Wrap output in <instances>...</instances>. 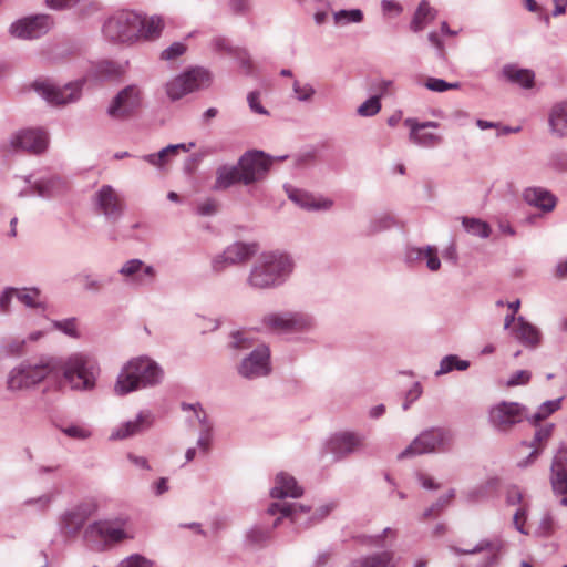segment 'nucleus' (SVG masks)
<instances>
[{"label": "nucleus", "mask_w": 567, "mask_h": 567, "mask_svg": "<svg viewBox=\"0 0 567 567\" xmlns=\"http://www.w3.org/2000/svg\"><path fill=\"white\" fill-rule=\"evenodd\" d=\"M63 185L64 184L61 178L56 176L42 178L34 182V184L31 186L32 194H35L40 197H52L63 189Z\"/></svg>", "instance_id": "c9c22d12"}, {"label": "nucleus", "mask_w": 567, "mask_h": 567, "mask_svg": "<svg viewBox=\"0 0 567 567\" xmlns=\"http://www.w3.org/2000/svg\"><path fill=\"white\" fill-rule=\"evenodd\" d=\"M530 378L532 373L528 370H518L509 377L506 381V385L508 388L525 385L530 381Z\"/></svg>", "instance_id": "bf43d9fd"}, {"label": "nucleus", "mask_w": 567, "mask_h": 567, "mask_svg": "<svg viewBox=\"0 0 567 567\" xmlns=\"http://www.w3.org/2000/svg\"><path fill=\"white\" fill-rule=\"evenodd\" d=\"M404 125L410 128L409 140L415 145L422 147H433L442 142L440 135L422 132L424 128L419 126V121L414 117L405 118Z\"/></svg>", "instance_id": "bb28decb"}, {"label": "nucleus", "mask_w": 567, "mask_h": 567, "mask_svg": "<svg viewBox=\"0 0 567 567\" xmlns=\"http://www.w3.org/2000/svg\"><path fill=\"white\" fill-rule=\"evenodd\" d=\"M153 416L151 412L138 413L136 420L127 421L116 427L110 435V440H124L131 437L137 433H141L145 429L152 425Z\"/></svg>", "instance_id": "4be33fe9"}, {"label": "nucleus", "mask_w": 567, "mask_h": 567, "mask_svg": "<svg viewBox=\"0 0 567 567\" xmlns=\"http://www.w3.org/2000/svg\"><path fill=\"white\" fill-rule=\"evenodd\" d=\"M539 532L543 536L549 537L556 530V522L551 514L547 513L539 522Z\"/></svg>", "instance_id": "e2e57ef3"}, {"label": "nucleus", "mask_w": 567, "mask_h": 567, "mask_svg": "<svg viewBox=\"0 0 567 567\" xmlns=\"http://www.w3.org/2000/svg\"><path fill=\"white\" fill-rule=\"evenodd\" d=\"M261 323L275 332H300L310 330L315 321L303 312H271L264 316Z\"/></svg>", "instance_id": "9b49d317"}, {"label": "nucleus", "mask_w": 567, "mask_h": 567, "mask_svg": "<svg viewBox=\"0 0 567 567\" xmlns=\"http://www.w3.org/2000/svg\"><path fill=\"white\" fill-rule=\"evenodd\" d=\"M153 561L142 555L134 554L123 559L118 567H152Z\"/></svg>", "instance_id": "13d9d810"}, {"label": "nucleus", "mask_w": 567, "mask_h": 567, "mask_svg": "<svg viewBox=\"0 0 567 567\" xmlns=\"http://www.w3.org/2000/svg\"><path fill=\"white\" fill-rule=\"evenodd\" d=\"M141 14L133 10H117L105 19L102 34L111 43L133 44L138 42Z\"/></svg>", "instance_id": "20e7f679"}, {"label": "nucleus", "mask_w": 567, "mask_h": 567, "mask_svg": "<svg viewBox=\"0 0 567 567\" xmlns=\"http://www.w3.org/2000/svg\"><path fill=\"white\" fill-rule=\"evenodd\" d=\"M458 86V83H449L436 78H429L425 82V87L434 92H445L447 90L457 89Z\"/></svg>", "instance_id": "5fc2aeb1"}, {"label": "nucleus", "mask_w": 567, "mask_h": 567, "mask_svg": "<svg viewBox=\"0 0 567 567\" xmlns=\"http://www.w3.org/2000/svg\"><path fill=\"white\" fill-rule=\"evenodd\" d=\"M41 291L35 287L17 288V300L28 308L45 309L44 302L40 300Z\"/></svg>", "instance_id": "4c0bfd02"}, {"label": "nucleus", "mask_w": 567, "mask_h": 567, "mask_svg": "<svg viewBox=\"0 0 567 567\" xmlns=\"http://www.w3.org/2000/svg\"><path fill=\"white\" fill-rule=\"evenodd\" d=\"M235 184H241V171L237 165H221L216 169L214 190H225Z\"/></svg>", "instance_id": "cd10ccee"}, {"label": "nucleus", "mask_w": 567, "mask_h": 567, "mask_svg": "<svg viewBox=\"0 0 567 567\" xmlns=\"http://www.w3.org/2000/svg\"><path fill=\"white\" fill-rule=\"evenodd\" d=\"M13 299H17V288L14 287H7L1 293H0V312L1 313H9L10 312V306L11 301Z\"/></svg>", "instance_id": "6e6d98bb"}, {"label": "nucleus", "mask_w": 567, "mask_h": 567, "mask_svg": "<svg viewBox=\"0 0 567 567\" xmlns=\"http://www.w3.org/2000/svg\"><path fill=\"white\" fill-rule=\"evenodd\" d=\"M54 499L53 493H44L37 497H30L23 501L24 507H30L35 512L43 513L49 509Z\"/></svg>", "instance_id": "49530a36"}, {"label": "nucleus", "mask_w": 567, "mask_h": 567, "mask_svg": "<svg viewBox=\"0 0 567 567\" xmlns=\"http://www.w3.org/2000/svg\"><path fill=\"white\" fill-rule=\"evenodd\" d=\"M194 146L195 143L193 142H190L188 145L184 143L172 144L162 148L158 153L145 155L143 159L155 167H163L169 161V158L176 155L179 151L187 152Z\"/></svg>", "instance_id": "7c9ffc66"}, {"label": "nucleus", "mask_w": 567, "mask_h": 567, "mask_svg": "<svg viewBox=\"0 0 567 567\" xmlns=\"http://www.w3.org/2000/svg\"><path fill=\"white\" fill-rule=\"evenodd\" d=\"M103 528L106 547L127 538V534L124 532L122 523L118 520H103Z\"/></svg>", "instance_id": "a19ab883"}, {"label": "nucleus", "mask_w": 567, "mask_h": 567, "mask_svg": "<svg viewBox=\"0 0 567 567\" xmlns=\"http://www.w3.org/2000/svg\"><path fill=\"white\" fill-rule=\"evenodd\" d=\"M228 6L235 14L245 16L250 12L251 0H229Z\"/></svg>", "instance_id": "69168bd1"}, {"label": "nucleus", "mask_w": 567, "mask_h": 567, "mask_svg": "<svg viewBox=\"0 0 567 567\" xmlns=\"http://www.w3.org/2000/svg\"><path fill=\"white\" fill-rule=\"evenodd\" d=\"M96 511L97 504L92 499L82 501L65 509L58 520L61 535L66 539L78 537Z\"/></svg>", "instance_id": "1a4fd4ad"}, {"label": "nucleus", "mask_w": 567, "mask_h": 567, "mask_svg": "<svg viewBox=\"0 0 567 567\" xmlns=\"http://www.w3.org/2000/svg\"><path fill=\"white\" fill-rule=\"evenodd\" d=\"M252 346V339L249 338L246 331H236L231 333V341L229 347L236 350L248 349Z\"/></svg>", "instance_id": "864d4df0"}, {"label": "nucleus", "mask_w": 567, "mask_h": 567, "mask_svg": "<svg viewBox=\"0 0 567 567\" xmlns=\"http://www.w3.org/2000/svg\"><path fill=\"white\" fill-rule=\"evenodd\" d=\"M549 166L558 172L567 171V154L555 153L550 156Z\"/></svg>", "instance_id": "774afa93"}, {"label": "nucleus", "mask_w": 567, "mask_h": 567, "mask_svg": "<svg viewBox=\"0 0 567 567\" xmlns=\"http://www.w3.org/2000/svg\"><path fill=\"white\" fill-rule=\"evenodd\" d=\"M255 244L234 243L224 249L226 259L233 264V266L246 262L256 254Z\"/></svg>", "instance_id": "473e14b6"}, {"label": "nucleus", "mask_w": 567, "mask_h": 567, "mask_svg": "<svg viewBox=\"0 0 567 567\" xmlns=\"http://www.w3.org/2000/svg\"><path fill=\"white\" fill-rule=\"evenodd\" d=\"M454 443V434L445 427H432L417 435L400 454L399 458L416 455L447 452Z\"/></svg>", "instance_id": "423d86ee"}, {"label": "nucleus", "mask_w": 567, "mask_h": 567, "mask_svg": "<svg viewBox=\"0 0 567 567\" xmlns=\"http://www.w3.org/2000/svg\"><path fill=\"white\" fill-rule=\"evenodd\" d=\"M364 437L361 434L353 432H342L333 435L329 443V451L338 458L346 457L359 450L364 445Z\"/></svg>", "instance_id": "aec40b11"}, {"label": "nucleus", "mask_w": 567, "mask_h": 567, "mask_svg": "<svg viewBox=\"0 0 567 567\" xmlns=\"http://www.w3.org/2000/svg\"><path fill=\"white\" fill-rule=\"evenodd\" d=\"M462 224L466 231L471 233L474 236L487 238L491 235V227L488 226L487 223L481 219L464 217Z\"/></svg>", "instance_id": "c03bdc74"}, {"label": "nucleus", "mask_w": 567, "mask_h": 567, "mask_svg": "<svg viewBox=\"0 0 567 567\" xmlns=\"http://www.w3.org/2000/svg\"><path fill=\"white\" fill-rule=\"evenodd\" d=\"M303 494V489L298 485L296 478L287 473H279L275 478V485L270 491L272 498L292 497L298 498Z\"/></svg>", "instance_id": "5701e85b"}, {"label": "nucleus", "mask_w": 567, "mask_h": 567, "mask_svg": "<svg viewBox=\"0 0 567 567\" xmlns=\"http://www.w3.org/2000/svg\"><path fill=\"white\" fill-rule=\"evenodd\" d=\"M288 197L296 205L307 210H329L333 206L332 199L316 197L300 189L289 192Z\"/></svg>", "instance_id": "b1692460"}, {"label": "nucleus", "mask_w": 567, "mask_h": 567, "mask_svg": "<svg viewBox=\"0 0 567 567\" xmlns=\"http://www.w3.org/2000/svg\"><path fill=\"white\" fill-rule=\"evenodd\" d=\"M550 482L556 494L567 495V450H560L555 455ZM560 505L567 507V496L560 499Z\"/></svg>", "instance_id": "412c9836"}, {"label": "nucleus", "mask_w": 567, "mask_h": 567, "mask_svg": "<svg viewBox=\"0 0 567 567\" xmlns=\"http://www.w3.org/2000/svg\"><path fill=\"white\" fill-rule=\"evenodd\" d=\"M501 547H502L501 540L482 539L473 548H468V549L454 548V551L456 554H461V555H473V554H477L481 551H488L493 555H496V553L501 549Z\"/></svg>", "instance_id": "37998d69"}, {"label": "nucleus", "mask_w": 567, "mask_h": 567, "mask_svg": "<svg viewBox=\"0 0 567 567\" xmlns=\"http://www.w3.org/2000/svg\"><path fill=\"white\" fill-rule=\"evenodd\" d=\"M186 51V45L182 42H174L168 48L162 51L161 58L163 60H174L183 55Z\"/></svg>", "instance_id": "680f3d73"}, {"label": "nucleus", "mask_w": 567, "mask_h": 567, "mask_svg": "<svg viewBox=\"0 0 567 567\" xmlns=\"http://www.w3.org/2000/svg\"><path fill=\"white\" fill-rule=\"evenodd\" d=\"M436 9L431 7L429 1L422 0L419 3L417 9L412 18L410 24L411 30L414 32H420L436 18Z\"/></svg>", "instance_id": "f704fd0d"}, {"label": "nucleus", "mask_w": 567, "mask_h": 567, "mask_svg": "<svg viewBox=\"0 0 567 567\" xmlns=\"http://www.w3.org/2000/svg\"><path fill=\"white\" fill-rule=\"evenodd\" d=\"M270 539V532L254 527L247 533V540L255 546H264Z\"/></svg>", "instance_id": "603ef678"}, {"label": "nucleus", "mask_w": 567, "mask_h": 567, "mask_svg": "<svg viewBox=\"0 0 567 567\" xmlns=\"http://www.w3.org/2000/svg\"><path fill=\"white\" fill-rule=\"evenodd\" d=\"M124 282L131 287L140 288L152 285L156 271L153 266L145 265L141 259H130L118 269Z\"/></svg>", "instance_id": "a211bd4d"}, {"label": "nucleus", "mask_w": 567, "mask_h": 567, "mask_svg": "<svg viewBox=\"0 0 567 567\" xmlns=\"http://www.w3.org/2000/svg\"><path fill=\"white\" fill-rule=\"evenodd\" d=\"M93 200L99 213L112 223L117 221L124 214L125 203L111 185L101 186Z\"/></svg>", "instance_id": "dca6fc26"}, {"label": "nucleus", "mask_w": 567, "mask_h": 567, "mask_svg": "<svg viewBox=\"0 0 567 567\" xmlns=\"http://www.w3.org/2000/svg\"><path fill=\"white\" fill-rule=\"evenodd\" d=\"M163 371L159 365L147 357H138L128 361L122 369L114 385L118 395L154 386L161 382Z\"/></svg>", "instance_id": "f03ea898"}, {"label": "nucleus", "mask_w": 567, "mask_h": 567, "mask_svg": "<svg viewBox=\"0 0 567 567\" xmlns=\"http://www.w3.org/2000/svg\"><path fill=\"white\" fill-rule=\"evenodd\" d=\"M381 110L379 95H373L364 101L357 110L360 116H373Z\"/></svg>", "instance_id": "8fccbe9b"}, {"label": "nucleus", "mask_w": 567, "mask_h": 567, "mask_svg": "<svg viewBox=\"0 0 567 567\" xmlns=\"http://www.w3.org/2000/svg\"><path fill=\"white\" fill-rule=\"evenodd\" d=\"M563 400H564V398L561 396V398H558L555 400H548V401L543 402L533 415H530V416L528 415V421L532 424L536 425L540 421L546 420L551 414H554L555 412L560 410Z\"/></svg>", "instance_id": "58836bf2"}, {"label": "nucleus", "mask_w": 567, "mask_h": 567, "mask_svg": "<svg viewBox=\"0 0 567 567\" xmlns=\"http://www.w3.org/2000/svg\"><path fill=\"white\" fill-rule=\"evenodd\" d=\"M395 530L386 527L383 529L382 534L375 535V536H369L365 537L364 544L372 546V547H383L384 546V539L388 537L395 538Z\"/></svg>", "instance_id": "4d7b16f0"}, {"label": "nucleus", "mask_w": 567, "mask_h": 567, "mask_svg": "<svg viewBox=\"0 0 567 567\" xmlns=\"http://www.w3.org/2000/svg\"><path fill=\"white\" fill-rule=\"evenodd\" d=\"M48 146L47 133L39 128H27L18 131L8 140L6 150L9 152H27L40 154Z\"/></svg>", "instance_id": "4468645a"}, {"label": "nucleus", "mask_w": 567, "mask_h": 567, "mask_svg": "<svg viewBox=\"0 0 567 567\" xmlns=\"http://www.w3.org/2000/svg\"><path fill=\"white\" fill-rule=\"evenodd\" d=\"M503 73L507 80L517 83L525 89L534 85V73L526 69H517L513 65H507L503 69Z\"/></svg>", "instance_id": "e433bc0d"}, {"label": "nucleus", "mask_w": 567, "mask_h": 567, "mask_svg": "<svg viewBox=\"0 0 567 567\" xmlns=\"http://www.w3.org/2000/svg\"><path fill=\"white\" fill-rule=\"evenodd\" d=\"M52 24L53 20L49 14H35L14 21L11 23L9 32L18 39H38L48 33Z\"/></svg>", "instance_id": "2eb2a0df"}, {"label": "nucleus", "mask_w": 567, "mask_h": 567, "mask_svg": "<svg viewBox=\"0 0 567 567\" xmlns=\"http://www.w3.org/2000/svg\"><path fill=\"white\" fill-rule=\"evenodd\" d=\"M524 420L528 421V409L519 402L501 401L488 411L489 424L501 433L511 432Z\"/></svg>", "instance_id": "6e6552de"}, {"label": "nucleus", "mask_w": 567, "mask_h": 567, "mask_svg": "<svg viewBox=\"0 0 567 567\" xmlns=\"http://www.w3.org/2000/svg\"><path fill=\"white\" fill-rule=\"evenodd\" d=\"M143 91L138 85H127L114 96L107 107V114L116 120L127 118L140 109Z\"/></svg>", "instance_id": "ddd939ff"}, {"label": "nucleus", "mask_w": 567, "mask_h": 567, "mask_svg": "<svg viewBox=\"0 0 567 567\" xmlns=\"http://www.w3.org/2000/svg\"><path fill=\"white\" fill-rule=\"evenodd\" d=\"M513 333L526 348L535 349L542 343L539 329L526 321L523 317L517 318V324L513 328Z\"/></svg>", "instance_id": "393cba45"}, {"label": "nucleus", "mask_w": 567, "mask_h": 567, "mask_svg": "<svg viewBox=\"0 0 567 567\" xmlns=\"http://www.w3.org/2000/svg\"><path fill=\"white\" fill-rule=\"evenodd\" d=\"M269 358L268 347L260 346L243 359L238 365V373L245 379L266 377L270 372Z\"/></svg>", "instance_id": "6ab92c4d"}, {"label": "nucleus", "mask_w": 567, "mask_h": 567, "mask_svg": "<svg viewBox=\"0 0 567 567\" xmlns=\"http://www.w3.org/2000/svg\"><path fill=\"white\" fill-rule=\"evenodd\" d=\"M423 260L426 261V267L431 271H437L441 268V261L437 256V249L433 246L425 247V255Z\"/></svg>", "instance_id": "052dcab7"}, {"label": "nucleus", "mask_w": 567, "mask_h": 567, "mask_svg": "<svg viewBox=\"0 0 567 567\" xmlns=\"http://www.w3.org/2000/svg\"><path fill=\"white\" fill-rule=\"evenodd\" d=\"M34 90L49 103L63 105L79 100L81 95L82 82L68 83L63 87L49 82H35Z\"/></svg>", "instance_id": "f3484780"}, {"label": "nucleus", "mask_w": 567, "mask_h": 567, "mask_svg": "<svg viewBox=\"0 0 567 567\" xmlns=\"http://www.w3.org/2000/svg\"><path fill=\"white\" fill-rule=\"evenodd\" d=\"M468 367H470L468 361L461 360V359H458L457 355L449 354L441 360L440 368L435 372V375L440 377V375L446 374V373L453 371L454 369H456L458 371H465Z\"/></svg>", "instance_id": "79ce46f5"}, {"label": "nucleus", "mask_w": 567, "mask_h": 567, "mask_svg": "<svg viewBox=\"0 0 567 567\" xmlns=\"http://www.w3.org/2000/svg\"><path fill=\"white\" fill-rule=\"evenodd\" d=\"M83 540L94 550H104L106 540L104 538L103 520L89 524L83 530Z\"/></svg>", "instance_id": "72a5a7b5"}, {"label": "nucleus", "mask_w": 567, "mask_h": 567, "mask_svg": "<svg viewBox=\"0 0 567 567\" xmlns=\"http://www.w3.org/2000/svg\"><path fill=\"white\" fill-rule=\"evenodd\" d=\"M142 28L141 32H138V41H153L161 37L163 29L165 27V22L163 17L154 14L151 17L141 14Z\"/></svg>", "instance_id": "c756f323"}, {"label": "nucleus", "mask_w": 567, "mask_h": 567, "mask_svg": "<svg viewBox=\"0 0 567 567\" xmlns=\"http://www.w3.org/2000/svg\"><path fill=\"white\" fill-rule=\"evenodd\" d=\"M62 432L69 437L76 440H85L91 436V432L87 429L80 425H70L63 427Z\"/></svg>", "instance_id": "0e129e2a"}, {"label": "nucleus", "mask_w": 567, "mask_h": 567, "mask_svg": "<svg viewBox=\"0 0 567 567\" xmlns=\"http://www.w3.org/2000/svg\"><path fill=\"white\" fill-rule=\"evenodd\" d=\"M187 408L193 409L195 411L196 417L203 426L200 435L197 440V446L204 454H206L209 451L212 426L210 424L207 423V416L204 411H197L196 406L194 405H188Z\"/></svg>", "instance_id": "ea45409f"}, {"label": "nucleus", "mask_w": 567, "mask_h": 567, "mask_svg": "<svg viewBox=\"0 0 567 567\" xmlns=\"http://www.w3.org/2000/svg\"><path fill=\"white\" fill-rule=\"evenodd\" d=\"M524 200L543 212H551L556 206V197L543 187H528L523 193Z\"/></svg>", "instance_id": "a878e982"}, {"label": "nucleus", "mask_w": 567, "mask_h": 567, "mask_svg": "<svg viewBox=\"0 0 567 567\" xmlns=\"http://www.w3.org/2000/svg\"><path fill=\"white\" fill-rule=\"evenodd\" d=\"M334 506L336 505L333 503L320 506L310 515V508L308 506L290 503H272L268 507L267 512L269 515L280 514V517H278L274 523V528L279 525L284 517L290 518L291 523L299 527H309L310 525L317 524L327 517Z\"/></svg>", "instance_id": "0eeeda50"}, {"label": "nucleus", "mask_w": 567, "mask_h": 567, "mask_svg": "<svg viewBox=\"0 0 567 567\" xmlns=\"http://www.w3.org/2000/svg\"><path fill=\"white\" fill-rule=\"evenodd\" d=\"M293 266L292 258L287 254L264 252L254 262L247 277V285L256 290L277 288L288 279Z\"/></svg>", "instance_id": "f257e3e1"}, {"label": "nucleus", "mask_w": 567, "mask_h": 567, "mask_svg": "<svg viewBox=\"0 0 567 567\" xmlns=\"http://www.w3.org/2000/svg\"><path fill=\"white\" fill-rule=\"evenodd\" d=\"M553 431H554V424H551V423L546 424L545 426H540L539 429L536 430L533 441L530 443L523 442L522 446L532 447V449L537 446L542 451L545 443L551 436Z\"/></svg>", "instance_id": "de8ad7c7"}, {"label": "nucleus", "mask_w": 567, "mask_h": 567, "mask_svg": "<svg viewBox=\"0 0 567 567\" xmlns=\"http://www.w3.org/2000/svg\"><path fill=\"white\" fill-rule=\"evenodd\" d=\"M210 265H212V270L215 274H220L224 270H226L228 267L233 266V264H230V261H228V259H226V254L224 251L214 256Z\"/></svg>", "instance_id": "338daca9"}, {"label": "nucleus", "mask_w": 567, "mask_h": 567, "mask_svg": "<svg viewBox=\"0 0 567 567\" xmlns=\"http://www.w3.org/2000/svg\"><path fill=\"white\" fill-rule=\"evenodd\" d=\"M54 373L62 374L72 390H91L95 385L99 368L95 362L81 353L68 358L53 357Z\"/></svg>", "instance_id": "7ed1b4c3"}, {"label": "nucleus", "mask_w": 567, "mask_h": 567, "mask_svg": "<svg viewBox=\"0 0 567 567\" xmlns=\"http://www.w3.org/2000/svg\"><path fill=\"white\" fill-rule=\"evenodd\" d=\"M548 123L554 135H567V101L558 102L551 107Z\"/></svg>", "instance_id": "c85d7f7f"}, {"label": "nucleus", "mask_w": 567, "mask_h": 567, "mask_svg": "<svg viewBox=\"0 0 567 567\" xmlns=\"http://www.w3.org/2000/svg\"><path fill=\"white\" fill-rule=\"evenodd\" d=\"M455 492L451 489L447 494L442 495L434 504H432L429 508H426L423 513V519H427L436 516L441 511H443L450 502L454 498Z\"/></svg>", "instance_id": "09e8293b"}, {"label": "nucleus", "mask_w": 567, "mask_h": 567, "mask_svg": "<svg viewBox=\"0 0 567 567\" xmlns=\"http://www.w3.org/2000/svg\"><path fill=\"white\" fill-rule=\"evenodd\" d=\"M53 373V357L43 358L34 363L21 362L8 373L7 390L17 392L32 389Z\"/></svg>", "instance_id": "39448f33"}, {"label": "nucleus", "mask_w": 567, "mask_h": 567, "mask_svg": "<svg viewBox=\"0 0 567 567\" xmlns=\"http://www.w3.org/2000/svg\"><path fill=\"white\" fill-rule=\"evenodd\" d=\"M238 164L241 171V184L247 186L266 178L272 159L264 152L252 150L244 153Z\"/></svg>", "instance_id": "f8f14e48"}, {"label": "nucleus", "mask_w": 567, "mask_h": 567, "mask_svg": "<svg viewBox=\"0 0 567 567\" xmlns=\"http://www.w3.org/2000/svg\"><path fill=\"white\" fill-rule=\"evenodd\" d=\"M210 84V74L203 68L186 71L166 84L167 96L177 101L188 93L207 87Z\"/></svg>", "instance_id": "9d476101"}, {"label": "nucleus", "mask_w": 567, "mask_h": 567, "mask_svg": "<svg viewBox=\"0 0 567 567\" xmlns=\"http://www.w3.org/2000/svg\"><path fill=\"white\" fill-rule=\"evenodd\" d=\"M336 24L360 23L363 21V12L360 9L339 10L333 13Z\"/></svg>", "instance_id": "a18cd8bd"}, {"label": "nucleus", "mask_w": 567, "mask_h": 567, "mask_svg": "<svg viewBox=\"0 0 567 567\" xmlns=\"http://www.w3.org/2000/svg\"><path fill=\"white\" fill-rule=\"evenodd\" d=\"M347 567H395L394 555L388 550L374 553L353 560Z\"/></svg>", "instance_id": "2f4dec72"}, {"label": "nucleus", "mask_w": 567, "mask_h": 567, "mask_svg": "<svg viewBox=\"0 0 567 567\" xmlns=\"http://www.w3.org/2000/svg\"><path fill=\"white\" fill-rule=\"evenodd\" d=\"M292 90L296 94V97L300 102H309L315 95L316 91L313 86L309 83L301 84L299 81H293Z\"/></svg>", "instance_id": "3c124183"}]
</instances>
